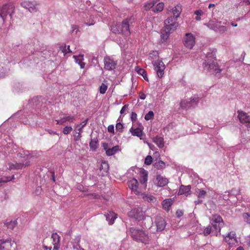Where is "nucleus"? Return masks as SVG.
<instances>
[{
  "label": "nucleus",
  "mask_w": 250,
  "mask_h": 250,
  "mask_svg": "<svg viewBox=\"0 0 250 250\" xmlns=\"http://www.w3.org/2000/svg\"><path fill=\"white\" fill-rule=\"evenodd\" d=\"M154 167L157 169H163L165 167V163L162 161H159L154 163Z\"/></svg>",
  "instance_id": "47"
},
{
  "label": "nucleus",
  "mask_w": 250,
  "mask_h": 250,
  "mask_svg": "<svg viewBox=\"0 0 250 250\" xmlns=\"http://www.w3.org/2000/svg\"><path fill=\"white\" fill-rule=\"evenodd\" d=\"M11 241L10 238L6 240L0 239V250H9L12 247Z\"/></svg>",
  "instance_id": "17"
},
{
  "label": "nucleus",
  "mask_w": 250,
  "mask_h": 250,
  "mask_svg": "<svg viewBox=\"0 0 250 250\" xmlns=\"http://www.w3.org/2000/svg\"><path fill=\"white\" fill-rule=\"evenodd\" d=\"M72 130V128L70 126H65L62 130V132L64 134H68L70 133V132Z\"/></svg>",
  "instance_id": "56"
},
{
  "label": "nucleus",
  "mask_w": 250,
  "mask_h": 250,
  "mask_svg": "<svg viewBox=\"0 0 250 250\" xmlns=\"http://www.w3.org/2000/svg\"><path fill=\"white\" fill-rule=\"evenodd\" d=\"M98 146V140H97V138H95L94 139H91V141L89 143V146H90V149L92 151H94L97 149Z\"/></svg>",
  "instance_id": "39"
},
{
  "label": "nucleus",
  "mask_w": 250,
  "mask_h": 250,
  "mask_svg": "<svg viewBox=\"0 0 250 250\" xmlns=\"http://www.w3.org/2000/svg\"><path fill=\"white\" fill-rule=\"evenodd\" d=\"M212 228L210 226H208L204 229L203 231L204 235L207 236L211 232Z\"/></svg>",
  "instance_id": "55"
},
{
  "label": "nucleus",
  "mask_w": 250,
  "mask_h": 250,
  "mask_svg": "<svg viewBox=\"0 0 250 250\" xmlns=\"http://www.w3.org/2000/svg\"><path fill=\"white\" fill-rule=\"evenodd\" d=\"M142 198L144 199V201H147L149 203H153L155 201V198L148 194H142Z\"/></svg>",
  "instance_id": "37"
},
{
  "label": "nucleus",
  "mask_w": 250,
  "mask_h": 250,
  "mask_svg": "<svg viewBox=\"0 0 250 250\" xmlns=\"http://www.w3.org/2000/svg\"><path fill=\"white\" fill-rule=\"evenodd\" d=\"M216 50L214 48L210 50L209 52H208L206 54L207 60L205 61H213L216 58Z\"/></svg>",
  "instance_id": "31"
},
{
  "label": "nucleus",
  "mask_w": 250,
  "mask_h": 250,
  "mask_svg": "<svg viewBox=\"0 0 250 250\" xmlns=\"http://www.w3.org/2000/svg\"><path fill=\"white\" fill-rule=\"evenodd\" d=\"M79 31V27L78 25L72 24L71 28V33H73L75 32V34H77L78 32Z\"/></svg>",
  "instance_id": "58"
},
{
  "label": "nucleus",
  "mask_w": 250,
  "mask_h": 250,
  "mask_svg": "<svg viewBox=\"0 0 250 250\" xmlns=\"http://www.w3.org/2000/svg\"><path fill=\"white\" fill-rule=\"evenodd\" d=\"M129 188L136 194H139L138 190V181L135 178H133L128 182Z\"/></svg>",
  "instance_id": "20"
},
{
  "label": "nucleus",
  "mask_w": 250,
  "mask_h": 250,
  "mask_svg": "<svg viewBox=\"0 0 250 250\" xmlns=\"http://www.w3.org/2000/svg\"><path fill=\"white\" fill-rule=\"evenodd\" d=\"M26 48L27 49H28L27 52V53L28 55H30L31 54H34L36 53L37 55H39V54H41L42 57L45 58V55L47 52V47L44 44H39L36 46V48H31L30 44H28L26 46Z\"/></svg>",
  "instance_id": "5"
},
{
  "label": "nucleus",
  "mask_w": 250,
  "mask_h": 250,
  "mask_svg": "<svg viewBox=\"0 0 250 250\" xmlns=\"http://www.w3.org/2000/svg\"><path fill=\"white\" fill-rule=\"evenodd\" d=\"M195 43V38L191 33H186L184 39L185 46L189 49H191Z\"/></svg>",
  "instance_id": "12"
},
{
  "label": "nucleus",
  "mask_w": 250,
  "mask_h": 250,
  "mask_svg": "<svg viewBox=\"0 0 250 250\" xmlns=\"http://www.w3.org/2000/svg\"><path fill=\"white\" fill-rule=\"evenodd\" d=\"M170 34L168 31L167 32L165 30L162 31L161 35V42L162 43L165 44L167 42Z\"/></svg>",
  "instance_id": "33"
},
{
  "label": "nucleus",
  "mask_w": 250,
  "mask_h": 250,
  "mask_svg": "<svg viewBox=\"0 0 250 250\" xmlns=\"http://www.w3.org/2000/svg\"><path fill=\"white\" fill-rule=\"evenodd\" d=\"M147 174L146 171H144L142 173V175L140 179V182L142 184H145L147 180Z\"/></svg>",
  "instance_id": "48"
},
{
  "label": "nucleus",
  "mask_w": 250,
  "mask_h": 250,
  "mask_svg": "<svg viewBox=\"0 0 250 250\" xmlns=\"http://www.w3.org/2000/svg\"><path fill=\"white\" fill-rule=\"evenodd\" d=\"M218 23L219 21H210L208 23H205V25L209 29L216 32Z\"/></svg>",
  "instance_id": "36"
},
{
  "label": "nucleus",
  "mask_w": 250,
  "mask_h": 250,
  "mask_svg": "<svg viewBox=\"0 0 250 250\" xmlns=\"http://www.w3.org/2000/svg\"><path fill=\"white\" fill-rule=\"evenodd\" d=\"M17 158L23 161L21 163H8L6 165L8 170L21 169L24 168L30 165V160L33 157V154L29 151L24 150L22 148H19L16 150Z\"/></svg>",
  "instance_id": "1"
},
{
  "label": "nucleus",
  "mask_w": 250,
  "mask_h": 250,
  "mask_svg": "<svg viewBox=\"0 0 250 250\" xmlns=\"http://www.w3.org/2000/svg\"><path fill=\"white\" fill-rule=\"evenodd\" d=\"M124 125L123 124L119 122L116 125V129L117 131L122 132L123 131Z\"/></svg>",
  "instance_id": "57"
},
{
  "label": "nucleus",
  "mask_w": 250,
  "mask_h": 250,
  "mask_svg": "<svg viewBox=\"0 0 250 250\" xmlns=\"http://www.w3.org/2000/svg\"><path fill=\"white\" fill-rule=\"evenodd\" d=\"M136 70L139 75H141L144 78L145 80L148 81L147 73L144 69L137 67H136Z\"/></svg>",
  "instance_id": "42"
},
{
  "label": "nucleus",
  "mask_w": 250,
  "mask_h": 250,
  "mask_svg": "<svg viewBox=\"0 0 250 250\" xmlns=\"http://www.w3.org/2000/svg\"><path fill=\"white\" fill-rule=\"evenodd\" d=\"M211 225L212 226L213 228L216 231V235H217L218 233L220 232L221 229L223 226V224H217V223L216 224L215 223L214 224H211Z\"/></svg>",
  "instance_id": "52"
},
{
  "label": "nucleus",
  "mask_w": 250,
  "mask_h": 250,
  "mask_svg": "<svg viewBox=\"0 0 250 250\" xmlns=\"http://www.w3.org/2000/svg\"><path fill=\"white\" fill-rule=\"evenodd\" d=\"M137 115L134 112H132L131 113V120L132 122H134L137 120Z\"/></svg>",
  "instance_id": "64"
},
{
  "label": "nucleus",
  "mask_w": 250,
  "mask_h": 250,
  "mask_svg": "<svg viewBox=\"0 0 250 250\" xmlns=\"http://www.w3.org/2000/svg\"><path fill=\"white\" fill-rule=\"evenodd\" d=\"M81 241V236L80 235L76 236L72 240L73 248L76 250H84L82 248L80 245Z\"/></svg>",
  "instance_id": "24"
},
{
  "label": "nucleus",
  "mask_w": 250,
  "mask_h": 250,
  "mask_svg": "<svg viewBox=\"0 0 250 250\" xmlns=\"http://www.w3.org/2000/svg\"><path fill=\"white\" fill-rule=\"evenodd\" d=\"M210 223L211 224H223V220L220 215H213L212 218L210 219Z\"/></svg>",
  "instance_id": "34"
},
{
  "label": "nucleus",
  "mask_w": 250,
  "mask_h": 250,
  "mask_svg": "<svg viewBox=\"0 0 250 250\" xmlns=\"http://www.w3.org/2000/svg\"><path fill=\"white\" fill-rule=\"evenodd\" d=\"M152 162V158L150 155H147L145 160V164L146 165H150Z\"/></svg>",
  "instance_id": "59"
},
{
  "label": "nucleus",
  "mask_w": 250,
  "mask_h": 250,
  "mask_svg": "<svg viewBox=\"0 0 250 250\" xmlns=\"http://www.w3.org/2000/svg\"><path fill=\"white\" fill-rule=\"evenodd\" d=\"M104 68L106 70L111 71L114 70L117 65V61L112 58L106 56L104 58Z\"/></svg>",
  "instance_id": "11"
},
{
  "label": "nucleus",
  "mask_w": 250,
  "mask_h": 250,
  "mask_svg": "<svg viewBox=\"0 0 250 250\" xmlns=\"http://www.w3.org/2000/svg\"><path fill=\"white\" fill-rule=\"evenodd\" d=\"M88 121V119L87 118L84 121H83L80 125H77V127H79L78 128V130L80 132H82L83 128L86 125Z\"/></svg>",
  "instance_id": "50"
},
{
  "label": "nucleus",
  "mask_w": 250,
  "mask_h": 250,
  "mask_svg": "<svg viewBox=\"0 0 250 250\" xmlns=\"http://www.w3.org/2000/svg\"><path fill=\"white\" fill-rule=\"evenodd\" d=\"M153 141L160 148H163L164 146V140L163 137L157 136L154 137Z\"/></svg>",
  "instance_id": "32"
},
{
  "label": "nucleus",
  "mask_w": 250,
  "mask_h": 250,
  "mask_svg": "<svg viewBox=\"0 0 250 250\" xmlns=\"http://www.w3.org/2000/svg\"><path fill=\"white\" fill-rule=\"evenodd\" d=\"M20 113H21V111L20 112H18L16 114L13 115L11 118H9L8 121L10 122L13 119L18 118V119H19L20 121L21 122L24 124L31 125V123L30 121H31L32 119H33L34 115H27L28 117H26V118H27V120H26V121H23V120H22L21 118H19V115L20 114ZM24 116H26V115H24Z\"/></svg>",
  "instance_id": "18"
},
{
  "label": "nucleus",
  "mask_w": 250,
  "mask_h": 250,
  "mask_svg": "<svg viewBox=\"0 0 250 250\" xmlns=\"http://www.w3.org/2000/svg\"><path fill=\"white\" fill-rule=\"evenodd\" d=\"M224 239L231 247L235 245L236 243V242L231 241V239L229 237H226L224 236Z\"/></svg>",
  "instance_id": "60"
},
{
  "label": "nucleus",
  "mask_w": 250,
  "mask_h": 250,
  "mask_svg": "<svg viewBox=\"0 0 250 250\" xmlns=\"http://www.w3.org/2000/svg\"><path fill=\"white\" fill-rule=\"evenodd\" d=\"M21 5L25 9H27L31 13L36 12L38 10L37 4L35 1L25 0L21 3Z\"/></svg>",
  "instance_id": "13"
},
{
  "label": "nucleus",
  "mask_w": 250,
  "mask_h": 250,
  "mask_svg": "<svg viewBox=\"0 0 250 250\" xmlns=\"http://www.w3.org/2000/svg\"><path fill=\"white\" fill-rule=\"evenodd\" d=\"M232 196V194L229 191H226L223 193L218 194V199L219 201L224 200V204L230 205V201H229V197Z\"/></svg>",
  "instance_id": "19"
},
{
  "label": "nucleus",
  "mask_w": 250,
  "mask_h": 250,
  "mask_svg": "<svg viewBox=\"0 0 250 250\" xmlns=\"http://www.w3.org/2000/svg\"><path fill=\"white\" fill-rule=\"evenodd\" d=\"M130 131L131 132L133 136H135L140 137L141 136H142L143 134L142 130L139 128L133 129L132 127L130 129Z\"/></svg>",
  "instance_id": "41"
},
{
  "label": "nucleus",
  "mask_w": 250,
  "mask_h": 250,
  "mask_svg": "<svg viewBox=\"0 0 250 250\" xmlns=\"http://www.w3.org/2000/svg\"><path fill=\"white\" fill-rule=\"evenodd\" d=\"M172 204V200L170 198L164 200L162 202V206L165 209L168 210Z\"/></svg>",
  "instance_id": "40"
},
{
  "label": "nucleus",
  "mask_w": 250,
  "mask_h": 250,
  "mask_svg": "<svg viewBox=\"0 0 250 250\" xmlns=\"http://www.w3.org/2000/svg\"><path fill=\"white\" fill-rule=\"evenodd\" d=\"M109 166L108 164L106 162H103L100 167V170L101 172L102 176H105L107 175L108 173Z\"/></svg>",
  "instance_id": "26"
},
{
  "label": "nucleus",
  "mask_w": 250,
  "mask_h": 250,
  "mask_svg": "<svg viewBox=\"0 0 250 250\" xmlns=\"http://www.w3.org/2000/svg\"><path fill=\"white\" fill-rule=\"evenodd\" d=\"M156 181L157 185L159 187H163L168 183V179L160 175H157Z\"/></svg>",
  "instance_id": "22"
},
{
  "label": "nucleus",
  "mask_w": 250,
  "mask_h": 250,
  "mask_svg": "<svg viewBox=\"0 0 250 250\" xmlns=\"http://www.w3.org/2000/svg\"><path fill=\"white\" fill-rule=\"evenodd\" d=\"M8 72L9 69L5 66L4 63L0 62V79L6 76Z\"/></svg>",
  "instance_id": "27"
},
{
  "label": "nucleus",
  "mask_w": 250,
  "mask_h": 250,
  "mask_svg": "<svg viewBox=\"0 0 250 250\" xmlns=\"http://www.w3.org/2000/svg\"><path fill=\"white\" fill-rule=\"evenodd\" d=\"M197 195L199 198H204L206 196L207 192L204 190L200 189L197 192Z\"/></svg>",
  "instance_id": "61"
},
{
  "label": "nucleus",
  "mask_w": 250,
  "mask_h": 250,
  "mask_svg": "<svg viewBox=\"0 0 250 250\" xmlns=\"http://www.w3.org/2000/svg\"><path fill=\"white\" fill-rule=\"evenodd\" d=\"M152 64L154 67V69L157 73V75L159 78H162L164 75V71L165 69V65L161 60H156L152 62Z\"/></svg>",
  "instance_id": "9"
},
{
  "label": "nucleus",
  "mask_w": 250,
  "mask_h": 250,
  "mask_svg": "<svg viewBox=\"0 0 250 250\" xmlns=\"http://www.w3.org/2000/svg\"><path fill=\"white\" fill-rule=\"evenodd\" d=\"M243 216L245 219V221L247 223L250 224V215L248 213H245L243 214Z\"/></svg>",
  "instance_id": "62"
},
{
  "label": "nucleus",
  "mask_w": 250,
  "mask_h": 250,
  "mask_svg": "<svg viewBox=\"0 0 250 250\" xmlns=\"http://www.w3.org/2000/svg\"><path fill=\"white\" fill-rule=\"evenodd\" d=\"M73 58L75 62L79 65L81 69L84 68L85 63L83 62L84 60L83 55L80 54L78 56H74Z\"/></svg>",
  "instance_id": "25"
},
{
  "label": "nucleus",
  "mask_w": 250,
  "mask_h": 250,
  "mask_svg": "<svg viewBox=\"0 0 250 250\" xmlns=\"http://www.w3.org/2000/svg\"><path fill=\"white\" fill-rule=\"evenodd\" d=\"M191 186L190 185L188 186H184L181 185L180 187V189L179 190L178 194L182 195L185 194L187 195L190 191Z\"/></svg>",
  "instance_id": "30"
},
{
  "label": "nucleus",
  "mask_w": 250,
  "mask_h": 250,
  "mask_svg": "<svg viewBox=\"0 0 250 250\" xmlns=\"http://www.w3.org/2000/svg\"><path fill=\"white\" fill-rule=\"evenodd\" d=\"M170 10L172 11L173 16L178 19L182 12V7L180 4H178L173 8L170 9Z\"/></svg>",
  "instance_id": "29"
},
{
  "label": "nucleus",
  "mask_w": 250,
  "mask_h": 250,
  "mask_svg": "<svg viewBox=\"0 0 250 250\" xmlns=\"http://www.w3.org/2000/svg\"><path fill=\"white\" fill-rule=\"evenodd\" d=\"M199 102V98L194 95L190 98L182 100L180 103V107L185 110L195 107Z\"/></svg>",
  "instance_id": "4"
},
{
  "label": "nucleus",
  "mask_w": 250,
  "mask_h": 250,
  "mask_svg": "<svg viewBox=\"0 0 250 250\" xmlns=\"http://www.w3.org/2000/svg\"><path fill=\"white\" fill-rule=\"evenodd\" d=\"M127 234L137 242H140L145 244H148L150 241L148 234L143 229L135 227L130 228L126 230Z\"/></svg>",
  "instance_id": "2"
},
{
  "label": "nucleus",
  "mask_w": 250,
  "mask_h": 250,
  "mask_svg": "<svg viewBox=\"0 0 250 250\" xmlns=\"http://www.w3.org/2000/svg\"><path fill=\"white\" fill-rule=\"evenodd\" d=\"M165 25L164 30L167 32H169L170 33L171 31H173L176 29L179 24L178 22H172V23L165 24Z\"/></svg>",
  "instance_id": "28"
},
{
  "label": "nucleus",
  "mask_w": 250,
  "mask_h": 250,
  "mask_svg": "<svg viewBox=\"0 0 250 250\" xmlns=\"http://www.w3.org/2000/svg\"><path fill=\"white\" fill-rule=\"evenodd\" d=\"M120 150L119 146H115L112 148H109L106 151V154L108 156H111L113 155L116 152Z\"/></svg>",
  "instance_id": "35"
},
{
  "label": "nucleus",
  "mask_w": 250,
  "mask_h": 250,
  "mask_svg": "<svg viewBox=\"0 0 250 250\" xmlns=\"http://www.w3.org/2000/svg\"><path fill=\"white\" fill-rule=\"evenodd\" d=\"M134 18L131 17L123 21L121 24L116 23L111 27L113 32L118 34H123L125 35L130 34L129 24L134 21Z\"/></svg>",
  "instance_id": "3"
},
{
  "label": "nucleus",
  "mask_w": 250,
  "mask_h": 250,
  "mask_svg": "<svg viewBox=\"0 0 250 250\" xmlns=\"http://www.w3.org/2000/svg\"><path fill=\"white\" fill-rule=\"evenodd\" d=\"M227 28L225 26L221 25V22L219 21L217 30H216V33L223 34L227 30Z\"/></svg>",
  "instance_id": "43"
},
{
  "label": "nucleus",
  "mask_w": 250,
  "mask_h": 250,
  "mask_svg": "<svg viewBox=\"0 0 250 250\" xmlns=\"http://www.w3.org/2000/svg\"><path fill=\"white\" fill-rule=\"evenodd\" d=\"M177 19L176 18H175L174 16H170L168 17L165 21V24H169V23H172V22H177Z\"/></svg>",
  "instance_id": "49"
},
{
  "label": "nucleus",
  "mask_w": 250,
  "mask_h": 250,
  "mask_svg": "<svg viewBox=\"0 0 250 250\" xmlns=\"http://www.w3.org/2000/svg\"><path fill=\"white\" fill-rule=\"evenodd\" d=\"M225 237L230 238L231 239V241L237 242L236 233L234 231H232L229 232L225 236Z\"/></svg>",
  "instance_id": "51"
},
{
  "label": "nucleus",
  "mask_w": 250,
  "mask_h": 250,
  "mask_svg": "<svg viewBox=\"0 0 250 250\" xmlns=\"http://www.w3.org/2000/svg\"><path fill=\"white\" fill-rule=\"evenodd\" d=\"M156 1L154 0H150L145 3L144 7L146 10H149L154 5Z\"/></svg>",
  "instance_id": "45"
},
{
  "label": "nucleus",
  "mask_w": 250,
  "mask_h": 250,
  "mask_svg": "<svg viewBox=\"0 0 250 250\" xmlns=\"http://www.w3.org/2000/svg\"><path fill=\"white\" fill-rule=\"evenodd\" d=\"M154 117V113L152 111H149L145 116V119L146 121H149L152 119Z\"/></svg>",
  "instance_id": "54"
},
{
  "label": "nucleus",
  "mask_w": 250,
  "mask_h": 250,
  "mask_svg": "<svg viewBox=\"0 0 250 250\" xmlns=\"http://www.w3.org/2000/svg\"><path fill=\"white\" fill-rule=\"evenodd\" d=\"M75 120V116L71 115H65L62 117L61 116L60 119L56 120L57 125H63L66 122H73Z\"/></svg>",
  "instance_id": "15"
},
{
  "label": "nucleus",
  "mask_w": 250,
  "mask_h": 250,
  "mask_svg": "<svg viewBox=\"0 0 250 250\" xmlns=\"http://www.w3.org/2000/svg\"><path fill=\"white\" fill-rule=\"evenodd\" d=\"M17 222L16 220H10L9 221H6L4 223V226L8 229L12 230L17 226Z\"/></svg>",
  "instance_id": "38"
},
{
  "label": "nucleus",
  "mask_w": 250,
  "mask_h": 250,
  "mask_svg": "<svg viewBox=\"0 0 250 250\" xmlns=\"http://www.w3.org/2000/svg\"><path fill=\"white\" fill-rule=\"evenodd\" d=\"M60 50L63 53L64 56L71 52L70 49V46H66L65 44L60 47Z\"/></svg>",
  "instance_id": "44"
},
{
  "label": "nucleus",
  "mask_w": 250,
  "mask_h": 250,
  "mask_svg": "<svg viewBox=\"0 0 250 250\" xmlns=\"http://www.w3.org/2000/svg\"><path fill=\"white\" fill-rule=\"evenodd\" d=\"M51 238L52 239V244L54 245L53 250H59L60 247V240L61 237L57 233H53L51 235Z\"/></svg>",
  "instance_id": "16"
},
{
  "label": "nucleus",
  "mask_w": 250,
  "mask_h": 250,
  "mask_svg": "<svg viewBox=\"0 0 250 250\" xmlns=\"http://www.w3.org/2000/svg\"><path fill=\"white\" fill-rule=\"evenodd\" d=\"M14 13V7L12 4H5L0 8V22L4 23L7 15L10 18Z\"/></svg>",
  "instance_id": "6"
},
{
  "label": "nucleus",
  "mask_w": 250,
  "mask_h": 250,
  "mask_svg": "<svg viewBox=\"0 0 250 250\" xmlns=\"http://www.w3.org/2000/svg\"><path fill=\"white\" fill-rule=\"evenodd\" d=\"M203 65L204 70L208 72L217 74L221 72V69L219 68L217 63L214 61H205Z\"/></svg>",
  "instance_id": "7"
},
{
  "label": "nucleus",
  "mask_w": 250,
  "mask_h": 250,
  "mask_svg": "<svg viewBox=\"0 0 250 250\" xmlns=\"http://www.w3.org/2000/svg\"><path fill=\"white\" fill-rule=\"evenodd\" d=\"M155 224L157 232L162 231L165 229L167 223L165 219L160 216H157L155 220Z\"/></svg>",
  "instance_id": "14"
},
{
  "label": "nucleus",
  "mask_w": 250,
  "mask_h": 250,
  "mask_svg": "<svg viewBox=\"0 0 250 250\" xmlns=\"http://www.w3.org/2000/svg\"><path fill=\"white\" fill-rule=\"evenodd\" d=\"M104 216L108 224L112 225L114 223L115 219L117 218V214L113 211H108L104 214Z\"/></svg>",
  "instance_id": "23"
},
{
  "label": "nucleus",
  "mask_w": 250,
  "mask_h": 250,
  "mask_svg": "<svg viewBox=\"0 0 250 250\" xmlns=\"http://www.w3.org/2000/svg\"><path fill=\"white\" fill-rule=\"evenodd\" d=\"M128 216L138 221L143 220L145 218V213L140 208H136L129 211Z\"/></svg>",
  "instance_id": "8"
},
{
  "label": "nucleus",
  "mask_w": 250,
  "mask_h": 250,
  "mask_svg": "<svg viewBox=\"0 0 250 250\" xmlns=\"http://www.w3.org/2000/svg\"><path fill=\"white\" fill-rule=\"evenodd\" d=\"M1 146L5 149V153L9 154L16 153V150H18L19 147L13 143L7 142V141H3L1 143Z\"/></svg>",
  "instance_id": "10"
},
{
  "label": "nucleus",
  "mask_w": 250,
  "mask_h": 250,
  "mask_svg": "<svg viewBox=\"0 0 250 250\" xmlns=\"http://www.w3.org/2000/svg\"><path fill=\"white\" fill-rule=\"evenodd\" d=\"M82 132H76V134L74 135V139L75 141H78L81 139Z\"/></svg>",
  "instance_id": "63"
},
{
  "label": "nucleus",
  "mask_w": 250,
  "mask_h": 250,
  "mask_svg": "<svg viewBox=\"0 0 250 250\" xmlns=\"http://www.w3.org/2000/svg\"><path fill=\"white\" fill-rule=\"evenodd\" d=\"M107 89V85L104 83H102L100 86V93L102 94H104L105 93Z\"/></svg>",
  "instance_id": "53"
},
{
  "label": "nucleus",
  "mask_w": 250,
  "mask_h": 250,
  "mask_svg": "<svg viewBox=\"0 0 250 250\" xmlns=\"http://www.w3.org/2000/svg\"><path fill=\"white\" fill-rule=\"evenodd\" d=\"M238 118L242 123L250 124V117L248 114L242 111H238Z\"/></svg>",
  "instance_id": "21"
},
{
  "label": "nucleus",
  "mask_w": 250,
  "mask_h": 250,
  "mask_svg": "<svg viewBox=\"0 0 250 250\" xmlns=\"http://www.w3.org/2000/svg\"><path fill=\"white\" fill-rule=\"evenodd\" d=\"M164 7L163 2H159L155 8H153V11L154 12H160L163 11Z\"/></svg>",
  "instance_id": "46"
}]
</instances>
